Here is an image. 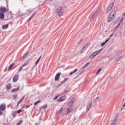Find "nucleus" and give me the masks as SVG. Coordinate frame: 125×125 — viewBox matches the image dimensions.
<instances>
[{
    "instance_id": "f257e3e1",
    "label": "nucleus",
    "mask_w": 125,
    "mask_h": 125,
    "mask_svg": "<svg viewBox=\"0 0 125 125\" xmlns=\"http://www.w3.org/2000/svg\"><path fill=\"white\" fill-rule=\"evenodd\" d=\"M56 12L58 14L59 17L62 16V14H63V10H62V6H61L56 9Z\"/></svg>"
},
{
    "instance_id": "f03ea898",
    "label": "nucleus",
    "mask_w": 125,
    "mask_h": 125,
    "mask_svg": "<svg viewBox=\"0 0 125 125\" xmlns=\"http://www.w3.org/2000/svg\"><path fill=\"white\" fill-rule=\"evenodd\" d=\"M115 16H114V14H113V13H110L107 17L108 23H110V22H111V21H112L113 19H114V18H115Z\"/></svg>"
},
{
    "instance_id": "7ed1b4c3",
    "label": "nucleus",
    "mask_w": 125,
    "mask_h": 125,
    "mask_svg": "<svg viewBox=\"0 0 125 125\" xmlns=\"http://www.w3.org/2000/svg\"><path fill=\"white\" fill-rule=\"evenodd\" d=\"M102 51V49L96 51L92 55L90 56L89 58H93V57H95V56H96V55H97L98 54H99V53H100V52H101Z\"/></svg>"
},
{
    "instance_id": "20e7f679",
    "label": "nucleus",
    "mask_w": 125,
    "mask_h": 125,
    "mask_svg": "<svg viewBox=\"0 0 125 125\" xmlns=\"http://www.w3.org/2000/svg\"><path fill=\"white\" fill-rule=\"evenodd\" d=\"M98 13H99V10H97L91 16L90 18V20H92L93 19H94V18H95V17H96L97 15H98Z\"/></svg>"
},
{
    "instance_id": "39448f33",
    "label": "nucleus",
    "mask_w": 125,
    "mask_h": 125,
    "mask_svg": "<svg viewBox=\"0 0 125 125\" xmlns=\"http://www.w3.org/2000/svg\"><path fill=\"white\" fill-rule=\"evenodd\" d=\"M114 6V3L112 2L111 4L109 5L107 10H106V13H109L112 10V8Z\"/></svg>"
},
{
    "instance_id": "423d86ee",
    "label": "nucleus",
    "mask_w": 125,
    "mask_h": 125,
    "mask_svg": "<svg viewBox=\"0 0 125 125\" xmlns=\"http://www.w3.org/2000/svg\"><path fill=\"white\" fill-rule=\"evenodd\" d=\"M60 76H61V73H58L55 76V80L57 81H59V79H60Z\"/></svg>"
},
{
    "instance_id": "0eeeda50",
    "label": "nucleus",
    "mask_w": 125,
    "mask_h": 125,
    "mask_svg": "<svg viewBox=\"0 0 125 125\" xmlns=\"http://www.w3.org/2000/svg\"><path fill=\"white\" fill-rule=\"evenodd\" d=\"M29 64V62H27L24 63L23 64H22L19 68V72H21L22 70L23 69V67H25V66H27Z\"/></svg>"
},
{
    "instance_id": "6e6552de",
    "label": "nucleus",
    "mask_w": 125,
    "mask_h": 125,
    "mask_svg": "<svg viewBox=\"0 0 125 125\" xmlns=\"http://www.w3.org/2000/svg\"><path fill=\"white\" fill-rule=\"evenodd\" d=\"M19 78V74L16 75L13 79V81L14 82V83H16V82L18 81Z\"/></svg>"
},
{
    "instance_id": "1a4fd4ad",
    "label": "nucleus",
    "mask_w": 125,
    "mask_h": 125,
    "mask_svg": "<svg viewBox=\"0 0 125 125\" xmlns=\"http://www.w3.org/2000/svg\"><path fill=\"white\" fill-rule=\"evenodd\" d=\"M117 10H118V7H115L110 13H112V14H114V16H116V13H117Z\"/></svg>"
},
{
    "instance_id": "9d476101",
    "label": "nucleus",
    "mask_w": 125,
    "mask_h": 125,
    "mask_svg": "<svg viewBox=\"0 0 125 125\" xmlns=\"http://www.w3.org/2000/svg\"><path fill=\"white\" fill-rule=\"evenodd\" d=\"M6 88L7 90H10L12 88V85L10 83H8L6 86Z\"/></svg>"
},
{
    "instance_id": "9b49d317",
    "label": "nucleus",
    "mask_w": 125,
    "mask_h": 125,
    "mask_svg": "<svg viewBox=\"0 0 125 125\" xmlns=\"http://www.w3.org/2000/svg\"><path fill=\"white\" fill-rule=\"evenodd\" d=\"M66 99V97L65 96H62L59 99H58V102H61L62 101H64Z\"/></svg>"
},
{
    "instance_id": "f8f14e48",
    "label": "nucleus",
    "mask_w": 125,
    "mask_h": 125,
    "mask_svg": "<svg viewBox=\"0 0 125 125\" xmlns=\"http://www.w3.org/2000/svg\"><path fill=\"white\" fill-rule=\"evenodd\" d=\"M5 104H1L0 105V111H4L5 110Z\"/></svg>"
},
{
    "instance_id": "ddd939ff",
    "label": "nucleus",
    "mask_w": 125,
    "mask_h": 125,
    "mask_svg": "<svg viewBox=\"0 0 125 125\" xmlns=\"http://www.w3.org/2000/svg\"><path fill=\"white\" fill-rule=\"evenodd\" d=\"M7 10V9L5 7H1L0 8V12H2V13L6 12Z\"/></svg>"
},
{
    "instance_id": "4468645a",
    "label": "nucleus",
    "mask_w": 125,
    "mask_h": 125,
    "mask_svg": "<svg viewBox=\"0 0 125 125\" xmlns=\"http://www.w3.org/2000/svg\"><path fill=\"white\" fill-rule=\"evenodd\" d=\"M92 105V102H90L87 105V110L89 111L90 108H91V106Z\"/></svg>"
},
{
    "instance_id": "2eb2a0df",
    "label": "nucleus",
    "mask_w": 125,
    "mask_h": 125,
    "mask_svg": "<svg viewBox=\"0 0 125 125\" xmlns=\"http://www.w3.org/2000/svg\"><path fill=\"white\" fill-rule=\"evenodd\" d=\"M0 19H1V20L4 19V14H3V13H0Z\"/></svg>"
},
{
    "instance_id": "dca6fc26",
    "label": "nucleus",
    "mask_w": 125,
    "mask_h": 125,
    "mask_svg": "<svg viewBox=\"0 0 125 125\" xmlns=\"http://www.w3.org/2000/svg\"><path fill=\"white\" fill-rule=\"evenodd\" d=\"M35 15H36V12H35L32 14V16L29 18V19L27 20V22H29V21H30V20H31V19H33V17H34V16H35Z\"/></svg>"
},
{
    "instance_id": "f3484780",
    "label": "nucleus",
    "mask_w": 125,
    "mask_h": 125,
    "mask_svg": "<svg viewBox=\"0 0 125 125\" xmlns=\"http://www.w3.org/2000/svg\"><path fill=\"white\" fill-rule=\"evenodd\" d=\"M68 79L69 78H65L64 80L61 82V83L60 84V85L63 84V83H66V82H67V81H68Z\"/></svg>"
},
{
    "instance_id": "a211bd4d",
    "label": "nucleus",
    "mask_w": 125,
    "mask_h": 125,
    "mask_svg": "<svg viewBox=\"0 0 125 125\" xmlns=\"http://www.w3.org/2000/svg\"><path fill=\"white\" fill-rule=\"evenodd\" d=\"M18 90H19V87H18L16 88L12 89L11 92H16V91H18Z\"/></svg>"
},
{
    "instance_id": "6ab92c4d",
    "label": "nucleus",
    "mask_w": 125,
    "mask_h": 125,
    "mask_svg": "<svg viewBox=\"0 0 125 125\" xmlns=\"http://www.w3.org/2000/svg\"><path fill=\"white\" fill-rule=\"evenodd\" d=\"M72 110H73V109H72V107H70L69 108H68L67 110V114H69V113H71Z\"/></svg>"
},
{
    "instance_id": "aec40b11",
    "label": "nucleus",
    "mask_w": 125,
    "mask_h": 125,
    "mask_svg": "<svg viewBox=\"0 0 125 125\" xmlns=\"http://www.w3.org/2000/svg\"><path fill=\"white\" fill-rule=\"evenodd\" d=\"M8 24H6L5 25H3L2 26V28L3 29V30H5V29H7V28H8Z\"/></svg>"
},
{
    "instance_id": "412c9836",
    "label": "nucleus",
    "mask_w": 125,
    "mask_h": 125,
    "mask_svg": "<svg viewBox=\"0 0 125 125\" xmlns=\"http://www.w3.org/2000/svg\"><path fill=\"white\" fill-rule=\"evenodd\" d=\"M90 45V43H87L83 47V50L85 49V48H87V46H89Z\"/></svg>"
},
{
    "instance_id": "4be33fe9",
    "label": "nucleus",
    "mask_w": 125,
    "mask_h": 125,
    "mask_svg": "<svg viewBox=\"0 0 125 125\" xmlns=\"http://www.w3.org/2000/svg\"><path fill=\"white\" fill-rule=\"evenodd\" d=\"M89 64H90V62H87L83 67L82 69H85Z\"/></svg>"
},
{
    "instance_id": "5701e85b",
    "label": "nucleus",
    "mask_w": 125,
    "mask_h": 125,
    "mask_svg": "<svg viewBox=\"0 0 125 125\" xmlns=\"http://www.w3.org/2000/svg\"><path fill=\"white\" fill-rule=\"evenodd\" d=\"M28 54H29V52H26L23 56H22V59H24L28 56Z\"/></svg>"
},
{
    "instance_id": "b1692460",
    "label": "nucleus",
    "mask_w": 125,
    "mask_h": 125,
    "mask_svg": "<svg viewBox=\"0 0 125 125\" xmlns=\"http://www.w3.org/2000/svg\"><path fill=\"white\" fill-rule=\"evenodd\" d=\"M77 71H78V69H75L73 71L69 73V75L71 76L72 75H73L74 74V73H76V72H77Z\"/></svg>"
},
{
    "instance_id": "393cba45",
    "label": "nucleus",
    "mask_w": 125,
    "mask_h": 125,
    "mask_svg": "<svg viewBox=\"0 0 125 125\" xmlns=\"http://www.w3.org/2000/svg\"><path fill=\"white\" fill-rule=\"evenodd\" d=\"M73 103H74V101L72 100L71 102L69 103L68 106H69V107H72V105H73Z\"/></svg>"
},
{
    "instance_id": "a878e982",
    "label": "nucleus",
    "mask_w": 125,
    "mask_h": 125,
    "mask_svg": "<svg viewBox=\"0 0 125 125\" xmlns=\"http://www.w3.org/2000/svg\"><path fill=\"white\" fill-rule=\"evenodd\" d=\"M41 58H42V56H41L40 57V58L37 60V61H36V62L35 63V65H37L38 63H39V62H40V60H41Z\"/></svg>"
},
{
    "instance_id": "bb28decb",
    "label": "nucleus",
    "mask_w": 125,
    "mask_h": 125,
    "mask_svg": "<svg viewBox=\"0 0 125 125\" xmlns=\"http://www.w3.org/2000/svg\"><path fill=\"white\" fill-rule=\"evenodd\" d=\"M15 64V63H13L11 64L10 65L8 70H10V69H11V68H12L13 67V66H14V64Z\"/></svg>"
},
{
    "instance_id": "cd10ccee",
    "label": "nucleus",
    "mask_w": 125,
    "mask_h": 125,
    "mask_svg": "<svg viewBox=\"0 0 125 125\" xmlns=\"http://www.w3.org/2000/svg\"><path fill=\"white\" fill-rule=\"evenodd\" d=\"M117 121V119L115 118L114 120H113V122L111 124V125H117V124L115 123Z\"/></svg>"
},
{
    "instance_id": "c85d7f7f",
    "label": "nucleus",
    "mask_w": 125,
    "mask_h": 125,
    "mask_svg": "<svg viewBox=\"0 0 125 125\" xmlns=\"http://www.w3.org/2000/svg\"><path fill=\"white\" fill-rule=\"evenodd\" d=\"M62 112H63V107H62L61 109H60L58 111V114H61V113H62Z\"/></svg>"
},
{
    "instance_id": "c756f323",
    "label": "nucleus",
    "mask_w": 125,
    "mask_h": 125,
    "mask_svg": "<svg viewBox=\"0 0 125 125\" xmlns=\"http://www.w3.org/2000/svg\"><path fill=\"white\" fill-rule=\"evenodd\" d=\"M22 102H23V101L21 99V100L18 102L17 106H18L19 105V104H20V103H22Z\"/></svg>"
},
{
    "instance_id": "7c9ffc66",
    "label": "nucleus",
    "mask_w": 125,
    "mask_h": 125,
    "mask_svg": "<svg viewBox=\"0 0 125 125\" xmlns=\"http://www.w3.org/2000/svg\"><path fill=\"white\" fill-rule=\"evenodd\" d=\"M22 123H23V120H21L17 123V125H20Z\"/></svg>"
},
{
    "instance_id": "2f4dec72",
    "label": "nucleus",
    "mask_w": 125,
    "mask_h": 125,
    "mask_svg": "<svg viewBox=\"0 0 125 125\" xmlns=\"http://www.w3.org/2000/svg\"><path fill=\"white\" fill-rule=\"evenodd\" d=\"M101 68H100L98 70V72L96 73V75H98V74H99V73H100V72H101Z\"/></svg>"
},
{
    "instance_id": "473e14b6",
    "label": "nucleus",
    "mask_w": 125,
    "mask_h": 125,
    "mask_svg": "<svg viewBox=\"0 0 125 125\" xmlns=\"http://www.w3.org/2000/svg\"><path fill=\"white\" fill-rule=\"evenodd\" d=\"M42 108L43 109H46V108H47V105H46V104L44 105L42 107Z\"/></svg>"
},
{
    "instance_id": "72a5a7b5",
    "label": "nucleus",
    "mask_w": 125,
    "mask_h": 125,
    "mask_svg": "<svg viewBox=\"0 0 125 125\" xmlns=\"http://www.w3.org/2000/svg\"><path fill=\"white\" fill-rule=\"evenodd\" d=\"M40 102H41V101H38L35 102V103H34L35 106H36V105H37L38 103H40Z\"/></svg>"
},
{
    "instance_id": "f704fd0d",
    "label": "nucleus",
    "mask_w": 125,
    "mask_h": 125,
    "mask_svg": "<svg viewBox=\"0 0 125 125\" xmlns=\"http://www.w3.org/2000/svg\"><path fill=\"white\" fill-rule=\"evenodd\" d=\"M119 27H120V24L118 25V27H115V28L114 29L115 31L118 30V28H119Z\"/></svg>"
},
{
    "instance_id": "c9c22d12",
    "label": "nucleus",
    "mask_w": 125,
    "mask_h": 125,
    "mask_svg": "<svg viewBox=\"0 0 125 125\" xmlns=\"http://www.w3.org/2000/svg\"><path fill=\"white\" fill-rule=\"evenodd\" d=\"M105 44H106L105 42H103V43L101 44V46H103L105 45Z\"/></svg>"
},
{
    "instance_id": "e433bc0d",
    "label": "nucleus",
    "mask_w": 125,
    "mask_h": 125,
    "mask_svg": "<svg viewBox=\"0 0 125 125\" xmlns=\"http://www.w3.org/2000/svg\"><path fill=\"white\" fill-rule=\"evenodd\" d=\"M22 111H23L21 109H20L19 110H18L17 113H18V114H19L21 112H22Z\"/></svg>"
},
{
    "instance_id": "4c0bfd02",
    "label": "nucleus",
    "mask_w": 125,
    "mask_h": 125,
    "mask_svg": "<svg viewBox=\"0 0 125 125\" xmlns=\"http://www.w3.org/2000/svg\"><path fill=\"white\" fill-rule=\"evenodd\" d=\"M122 59V56L119 57L118 58V61H119V60H121Z\"/></svg>"
},
{
    "instance_id": "58836bf2",
    "label": "nucleus",
    "mask_w": 125,
    "mask_h": 125,
    "mask_svg": "<svg viewBox=\"0 0 125 125\" xmlns=\"http://www.w3.org/2000/svg\"><path fill=\"white\" fill-rule=\"evenodd\" d=\"M109 40H110V39H107V40L105 41V42L106 43H107V42H109Z\"/></svg>"
},
{
    "instance_id": "ea45409f",
    "label": "nucleus",
    "mask_w": 125,
    "mask_h": 125,
    "mask_svg": "<svg viewBox=\"0 0 125 125\" xmlns=\"http://www.w3.org/2000/svg\"><path fill=\"white\" fill-rule=\"evenodd\" d=\"M57 98H58V96H56L54 99H55V100H56V99H57Z\"/></svg>"
},
{
    "instance_id": "a19ab883",
    "label": "nucleus",
    "mask_w": 125,
    "mask_h": 125,
    "mask_svg": "<svg viewBox=\"0 0 125 125\" xmlns=\"http://www.w3.org/2000/svg\"><path fill=\"white\" fill-rule=\"evenodd\" d=\"M16 116V114L15 113H13V116L14 117V118H15V116Z\"/></svg>"
},
{
    "instance_id": "79ce46f5",
    "label": "nucleus",
    "mask_w": 125,
    "mask_h": 125,
    "mask_svg": "<svg viewBox=\"0 0 125 125\" xmlns=\"http://www.w3.org/2000/svg\"><path fill=\"white\" fill-rule=\"evenodd\" d=\"M82 41H83V40H82H82H81V41H79V42H78V44H80V43H81V42H82Z\"/></svg>"
},
{
    "instance_id": "37998d69",
    "label": "nucleus",
    "mask_w": 125,
    "mask_h": 125,
    "mask_svg": "<svg viewBox=\"0 0 125 125\" xmlns=\"http://www.w3.org/2000/svg\"><path fill=\"white\" fill-rule=\"evenodd\" d=\"M1 115H2V112L0 111V116H1Z\"/></svg>"
},
{
    "instance_id": "c03bdc74",
    "label": "nucleus",
    "mask_w": 125,
    "mask_h": 125,
    "mask_svg": "<svg viewBox=\"0 0 125 125\" xmlns=\"http://www.w3.org/2000/svg\"><path fill=\"white\" fill-rule=\"evenodd\" d=\"M21 100L23 101V100H24V97H23Z\"/></svg>"
},
{
    "instance_id": "a18cd8bd",
    "label": "nucleus",
    "mask_w": 125,
    "mask_h": 125,
    "mask_svg": "<svg viewBox=\"0 0 125 125\" xmlns=\"http://www.w3.org/2000/svg\"><path fill=\"white\" fill-rule=\"evenodd\" d=\"M68 92L69 91H65V93H68Z\"/></svg>"
},
{
    "instance_id": "49530a36",
    "label": "nucleus",
    "mask_w": 125,
    "mask_h": 125,
    "mask_svg": "<svg viewBox=\"0 0 125 125\" xmlns=\"http://www.w3.org/2000/svg\"><path fill=\"white\" fill-rule=\"evenodd\" d=\"M98 25H99V24H100V21H98Z\"/></svg>"
},
{
    "instance_id": "de8ad7c7",
    "label": "nucleus",
    "mask_w": 125,
    "mask_h": 125,
    "mask_svg": "<svg viewBox=\"0 0 125 125\" xmlns=\"http://www.w3.org/2000/svg\"><path fill=\"white\" fill-rule=\"evenodd\" d=\"M29 107H30V105H27V107H26V108H29Z\"/></svg>"
},
{
    "instance_id": "09e8293b",
    "label": "nucleus",
    "mask_w": 125,
    "mask_h": 125,
    "mask_svg": "<svg viewBox=\"0 0 125 125\" xmlns=\"http://www.w3.org/2000/svg\"><path fill=\"white\" fill-rule=\"evenodd\" d=\"M124 36H125V30L124 31Z\"/></svg>"
},
{
    "instance_id": "8fccbe9b",
    "label": "nucleus",
    "mask_w": 125,
    "mask_h": 125,
    "mask_svg": "<svg viewBox=\"0 0 125 125\" xmlns=\"http://www.w3.org/2000/svg\"><path fill=\"white\" fill-rule=\"evenodd\" d=\"M123 108H124V107H123L121 108V111H122V110H123Z\"/></svg>"
},
{
    "instance_id": "3c124183",
    "label": "nucleus",
    "mask_w": 125,
    "mask_h": 125,
    "mask_svg": "<svg viewBox=\"0 0 125 125\" xmlns=\"http://www.w3.org/2000/svg\"><path fill=\"white\" fill-rule=\"evenodd\" d=\"M123 15H124V16H125V13L123 14Z\"/></svg>"
},
{
    "instance_id": "603ef678",
    "label": "nucleus",
    "mask_w": 125,
    "mask_h": 125,
    "mask_svg": "<svg viewBox=\"0 0 125 125\" xmlns=\"http://www.w3.org/2000/svg\"><path fill=\"white\" fill-rule=\"evenodd\" d=\"M112 36H113V35H110V37H112Z\"/></svg>"
},
{
    "instance_id": "864d4df0",
    "label": "nucleus",
    "mask_w": 125,
    "mask_h": 125,
    "mask_svg": "<svg viewBox=\"0 0 125 125\" xmlns=\"http://www.w3.org/2000/svg\"><path fill=\"white\" fill-rule=\"evenodd\" d=\"M97 99H99V98L97 97Z\"/></svg>"
}]
</instances>
